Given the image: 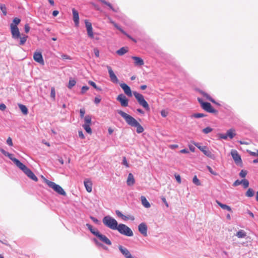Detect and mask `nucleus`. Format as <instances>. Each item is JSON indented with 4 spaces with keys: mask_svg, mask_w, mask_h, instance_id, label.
I'll return each mask as SVG.
<instances>
[{
    "mask_svg": "<svg viewBox=\"0 0 258 258\" xmlns=\"http://www.w3.org/2000/svg\"><path fill=\"white\" fill-rule=\"evenodd\" d=\"M85 123L84 124H90L91 123V117L90 115H86L84 117Z\"/></svg>",
    "mask_w": 258,
    "mask_h": 258,
    "instance_id": "32",
    "label": "nucleus"
},
{
    "mask_svg": "<svg viewBox=\"0 0 258 258\" xmlns=\"http://www.w3.org/2000/svg\"><path fill=\"white\" fill-rule=\"evenodd\" d=\"M86 226L89 229V230L90 231V232L95 236H97V233H100L98 229H97L96 228H94L91 225L89 224H87Z\"/></svg>",
    "mask_w": 258,
    "mask_h": 258,
    "instance_id": "26",
    "label": "nucleus"
},
{
    "mask_svg": "<svg viewBox=\"0 0 258 258\" xmlns=\"http://www.w3.org/2000/svg\"><path fill=\"white\" fill-rule=\"evenodd\" d=\"M167 114H168V112L164 110H162L161 111V115L163 117H166L167 116Z\"/></svg>",
    "mask_w": 258,
    "mask_h": 258,
    "instance_id": "57",
    "label": "nucleus"
},
{
    "mask_svg": "<svg viewBox=\"0 0 258 258\" xmlns=\"http://www.w3.org/2000/svg\"><path fill=\"white\" fill-rule=\"evenodd\" d=\"M118 249L120 252L125 257V258H134L132 257L130 252L126 248L121 245H119Z\"/></svg>",
    "mask_w": 258,
    "mask_h": 258,
    "instance_id": "16",
    "label": "nucleus"
},
{
    "mask_svg": "<svg viewBox=\"0 0 258 258\" xmlns=\"http://www.w3.org/2000/svg\"><path fill=\"white\" fill-rule=\"evenodd\" d=\"M0 8L3 12V14L5 16L7 15V8L5 5H1Z\"/></svg>",
    "mask_w": 258,
    "mask_h": 258,
    "instance_id": "41",
    "label": "nucleus"
},
{
    "mask_svg": "<svg viewBox=\"0 0 258 258\" xmlns=\"http://www.w3.org/2000/svg\"><path fill=\"white\" fill-rule=\"evenodd\" d=\"M24 29H25V31L26 33H28L29 32V31L30 30V27H29L28 24H26L25 25Z\"/></svg>",
    "mask_w": 258,
    "mask_h": 258,
    "instance_id": "64",
    "label": "nucleus"
},
{
    "mask_svg": "<svg viewBox=\"0 0 258 258\" xmlns=\"http://www.w3.org/2000/svg\"><path fill=\"white\" fill-rule=\"evenodd\" d=\"M212 128L210 127H207L203 130V132L205 134H208L212 131Z\"/></svg>",
    "mask_w": 258,
    "mask_h": 258,
    "instance_id": "45",
    "label": "nucleus"
},
{
    "mask_svg": "<svg viewBox=\"0 0 258 258\" xmlns=\"http://www.w3.org/2000/svg\"><path fill=\"white\" fill-rule=\"evenodd\" d=\"M132 58L135 60V64L136 66H141L144 63L143 60L141 57L132 56Z\"/></svg>",
    "mask_w": 258,
    "mask_h": 258,
    "instance_id": "22",
    "label": "nucleus"
},
{
    "mask_svg": "<svg viewBox=\"0 0 258 258\" xmlns=\"http://www.w3.org/2000/svg\"><path fill=\"white\" fill-rule=\"evenodd\" d=\"M133 94L137 100L139 104L142 106L146 110L149 111L150 110L149 104L145 100L143 95L137 92H134Z\"/></svg>",
    "mask_w": 258,
    "mask_h": 258,
    "instance_id": "4",
    "label": "nucleus"
},
{
    "mask_svg": "<svg viewBox=\"0 0 258 258\" xmlns=\"http://www.w3.org/2000/svg\"><path fill=\"white\" fill-rule=\"evenodd\" d=\"M7 157H9V159H10L12 161H13L18 167H19L20 165L22 163L17 159L14 158L13 155L12 154L9 153Z\"/></svg>",
    "mask_w": 258,
    "mask_h": 258,
    "instance_id": "23",
    "label": "nucleus"
},
{
    "mask_svg": "<svg viewBox=\"0 0 258 258\" xmlns=\"http://www.w3.org/2000/svg\"><path fill=\"white\" fill-rule=\"evenodd\" d=\"M199 149L207 157L213 158L214 155L212 153V152L209 150L207 146H202L201 148H199Z\"/></svg>",
    "mask_w": 258,
    "mask_h": 258,
    "instance_id": "19",
    "label": "nucleus"
},
{
    "mask_svg": "<svg viewBox=\"0 0 258 258\" xmlns=\"http://www.w3.org/2000/svg\"><path fill=\"white\" fill-rule=\"evenodd\" d=\"M120 86L123 90L124 93L129 97L132 96V91L130 87L125 83H121Z\"/></svg>",
    "mask_w": 258,
    "mask_h": 258,
    "instance_id": "18",
    "label": "nucleus"
},
{
    "mask_svg": "<svg viewBox=\"0 0 258 258\" xmlns=\"http://www.w3.org/2000/svg\"><path fill=\"white\" fill-rule=\"evenodd\" d=\"M61 56L63 59H71V57L67 54H62Z\"/></svg>",
    "mask_w": 258,
    "mask_h": 258,
    "instance_id": "54",
    "label": "nucleus"
},
{
    "mask_svg": "<svg viewBox=\"0 0 258 258\" xmlns=\"http://www.w3.org/2000/svg\"><path fill=\"white\" fill-rule=\"evenodd\" d=\"M115 213L117 217L120 218L121 219H122L123 220L125 221V220L130 219V220L133 221L135 220V217L133 216H125L123 214H122V213L120 211H119L118 210L115 211Z\"/></svg>",
    "mask_w": 258,
    "mask_h": 258,
    "instance_id": "17",
    "label": "nucleus"
},
{
    "mask_svg": "<svg viewBox=\"0 0 258 258\" xmlns=\"http://www.w3.org/2000/svg\"><path fill=\"white\" fill-rule=\"evenodd\" d=\"M50 97L53 100H55V88L54 87H51V88Z\"/></svg>",
    "mask_w": 258,
    "mask_h": 258,
    "instance_id": "38",
    "label": "nucleus"
},
{
    "mask_svg": "<svg viewBox=\"0 0 258 258\" xmlns=\"http://www.w3.org/2000/svg\"><path fill=\"white\" fill-rule=\"evenodd\" d=\"M27 38L28 36L26 35L23 34L22 35V36L20 35V37L19 38L20 39L19 44L20 45H23L26 42Z\"/></svg>",
    "mask_w": 258,
    "mask_h": 258,
    "instance_id": "30",
    "label": "nucleus"
},
{
    "mask_svg": "<svg viewBox=\"0 0 258 258\" xmlns=\"http://www.w3.org/2000/svg\"><path fill=\"white\" fill-rule=\"evenodd\" d=\"M116 230H117L120 234L126 236L131 237L134 235L132 229L124 224H119Z\"/></svg>",
    "mask_w": 258,
    "mask_h": 258,
    "instance_id": "3",
    "label": "nucleus"
},
{
    "mask_svg": "<svg viewBox=\"0 0 258 258\" xmlns=\"http://www.w3.org/2000/svg\"><path fill=\"white\" fill-rule=\"evenodd\" d=\"M19 168L21 169L25 174L30 179L32 180L37 181H38V178L36 177V176L33 173V172L29 169L26 166H25L24 164L22 163Z\"/></svg>",
    "mask_w": 258,
    "mask_h": 258,
    "instance_id": "6",
    "label": "nucleus"
},
{
    "mask_svg": "<svg viewBox=\"0 0 258 258\" xmlns=\"http://www.w3.org/2000/svg\"><path fill=\"white\" fill-rule=\"evenodd\" d=\"M123 34H124L125 35H126L128 38H130V39L133 40L134 42H137V41H136V40L135 39H134L133 37H132L130 35L127 34L125 32V33H123Z\"/></svg>",
    "mask_w": 258,
    "mask_h": 258,
    "instance_id": "61",
    "label": "nucleus"
},
{
    "mask_svg": "<svg viewBox=\"0 0 258 258\" xmlns=\"http://www.w3.org/2000/svg\"><path fill=\"white\" fill-rule=\"evenodd\" d=\"M10 29L12 38L15 40L18 39L21 34L18 27L15 25H10Z\"/></svg>",
    "mask_w": 258,
    "mask_h": 258,
    "instance_id": "7",
    "label": "nucleus"
},
{
    "mask_svg": "<svg viewBox=\"0 0 258 258\" xmlns=\"http://www.w3.org/2000/svg\"><path fill=\"white\" fill-rule=\"evenodd\" d=\"M90 125V124H83V127L87 133L91 134L92 133V130Z\"/></svg>",
    "mask_w": 258,
    "mask_h": 258,
    "instance_id": "31",
    "label": "nucleus"
},
{
    "mask_svg": "<svg viewBox=\"0 0 258 258\" xmlns=\"http://www.w3.org/2000/svg\"><path fill=\"white\" fill-rule=\"evenodd\" d=\"M0 151L2 152V153L3 154H4L5 156H7V157L8 156V154H9V152H8L6 151L5 150H4V149H0Z\"/></svg>",
    "mask_w": 258,
    "mask_h": 258,
    "instance_id": "63",
    "label": "nucleus"
},
{
    "mask_svg": "<svg viewBox=\"0 0 258 258\" xmlns=\"http://www.w3.org/2000/svg\"><path fill=\"white\" fill-rule=\"evenodd\" d=\"M78 135H79V137L81 139H85V136H84V134H83V132L82 131H79Z\"/></svg>",
    "mask_w": 258,
    "mask_h": 258,
    "instance_id": "58",
    "label": "nucleus"
},
{
    "mask_svg": "<svg viewBox=\"0 0 258 258\" xmlns=\"http://www.w3.org/2000/svg\"><path fill=\"white\" fill-rule=\"evenodd\" d=\"M122 164L124 165L126 167H129V164L127 161V160L125 157H123L122 159Z\"/></svg>",
    "mask_w": 258,
    "mask_h": 258,
    "instance_id": "48",
    "label": "nucleus"
},
{
    "mask_svg": "<svg viewBox=\"0 0 258 258\" xmlns=\"http://www.w3.org/2000/svg\"><path fill=\"white\" fill-rule=\"evenodd\" d=\"M84 183L86 190L89 192H91L92 190V181L89 179H85L84 181Z\"/></svg>",
    "mask_w": 258,
    "mask_h": 258,
    "instance_id": "20",
    "label": "nucleus"
},
{
    "mask_svg": "<svg viewBox=\"0 0 258 258\" xmlns=\"http://www.w3.org/2000/svg\"><path fill=\"white\" fill-rule=\"evenodd\" d=\"M97 236H96L101 241L104 243L110 245H111V241L104 235L100 233H97Z\"/></svg>",
    "mask_w": 258,
    "mask_h": 258,
    "instance_id": "14",
    "label": "nucleus"
},
{
    "mask_svg": "<svg viewBox=\"0 0 258 258\" xmlns=\"http://www.w3.org/2000/svg\"><path fill=\"white\" fill-rule=\"evenodd\" d=\"M202 108L205 111L210 113H217V111L213 108L211 104L209 102H205L202 103Z\"/></svg>",
    "mask_w": 258,
    "mask_h": 258,
    "instance_id": "12",
    "label": "nucleus"
},
{
    "mask_svg": "<svg viewBox=\"0 0 258 258\" xmlns=\"http://www.w3.org/2000/svg\"><path fill=\"white\" fill-rule=\"evenodd\" d=\"M192 182L196 185H201V182H200V180H199V179L197 178L196 175H195L193 177Z\"/></svg>",
    "mask_w": 258,
    "mask_h": 258,
    "instance_id": "39",
    "label": "nucleus"
},
{
    "mask_svg": "<svg viewBox=\"0 0 258 258\" xmlns=\"http://www.w3.org/2000/svg\"><path fill=\"white\" fill-rule=\"evenodd\" d=\"M141 200L142 202V205L147 208H149L151 207L150 204L149 202L147 201L146 197L144 196H141Z\"/></svg>",
    "mask_w": 258,
    "mask_h": 258,
    "instance_id": "25",
    "label": "nucleus"
},
{
    "mask_svg": "<svg viewBox=\"0 0 258 258\" xmlns=\"http://www.w3.org/2000/svg\"><path fill=\"white\" fill-rule=\"evenodd\" d=\"M241 184V180H239L238 179L236 180L233 183V185L234 186H238Z\"/></svg>",
    "mask_w": 258,
    "mask_h": 258,
    "instance_id": "59",
    "label": "nucleus"
},
{
    "mask_svg": "<svg viewBox=\"0 0 258 258\" xmlns=\"http://www.w3.org/2000/svg\"><path fill=\"white\" fill-rule=\"evenodd\" d=\"M205 116H206V115L201 113H194L191 115V117L195 118H201Z\"/></svg>",
    "mask_w": 258,
    "mask_h": 258,
    "instance_id": "35",
    "label": "nucleus"
},
{
    "mask_svg": "<svg viewBox=\"0 0 258 258\" xmlns=\"http://www.w3.org/2000/svg\"><path fill=\"white\" fill-rule=\"evenodd\" d=\"M72 12L73 16H79V13L75 9H73Z\"/></svg>",
    "mask_w": 258,
    "mask_h": 258,
    "instance_id": "60",
    "label": "nucleus"
},
{
    "mask_svg": "<svg viewBox=\"0 0 258 258\" xmlns=\"http://www.w3.org/2000/svg\"><path fill=\"white\" fill-rule=\"evenodd\" d=\"M33 59L35 61L41 64H44V63L42 55L40 52H35L33 55Z\"/></svg>",
    "mask_w": 258,
    "mask_h": 258,
    "instance_id": "15",
    "label": "nucleus"
},
{
    "mask_svg": "<svg viewBox=\"0 0 258 258\" xmlns=\"http://www.w3.org/2000/svg\"><path fill=\"white\" fill-rule=\"evenodd\" d=\"M128 51V48L126 47H122L118 50L116 51V53L122 56L125 53H126Z\"/></svg>",
    "mask_w": 258,
    "mask_h": 258,
    "instance_id": "27",
    "label": "nucleus"
},
{
    "mask_svg": "<svg viewBox=\"0 0 258 258\" xmlns=\"http://www.w3.org/2000/svg\"><path fill=\"white\" fill-rule=\"evenodd\" d=\"M231 155L233 160L237 165H240L242 164L241 156L236 150H232L231 151Z\"/></svg>",
    "mask_w": 258,
    "mask_h": 258,
    "instance_id": "8",
    "label": "nucleus"
},
{
    "mask_svg": "<svg viewBox=\"0 0 258 258\" xmlns=\"http://www.w3.org/2000/svg\"><path fill=\"white\" fill-rule=\"evenodd\" d=\"M247 174V171L246 170H241V171L240 172V173H239V176L242 177V178H244L245 177V176Z\"/></svg>",
    "mask_w": 258,
    "mask_h": 258,
    "instance_id": "47",
    "label": "nucleus"
},
{
    "mask_svg": "<svg viewBox=\"0 0 258 258\" xmlns=\"http://www.w3.org/2000/svg\"><path fill=\"white\" fill-rule=\"evenodd\" d=\"M100 1L102 4H105V5H106V6H108V7H109L111 9L113 10V8H112V6H111V5L110 3H108V2H106V1H105L104 0H100Z\"/></svg>",
    "mask_w": 258,
    "mask_h": 258,
    "instance_id": "51",
    "label": "nucleus"
},
{
    "mask_svg": "<svg viewBox=\"0 0 258 258\" xmlns=\"http://www.w3.org/2000/svg\"><path fill=\"white\" fill-rule=\"evenodd\" d=\"M107 69L108 71L110 81L113 83L117 84L119 82L118 79L114 73L112 68L110 66H107Z\"/></svg>",
    "mask_w": 258,
    "mask_h": 258,
    "instance_id": "11",
    "label": "nucleus"
},
{
    "mask_svg": "<svg viewBox=\"0 0 258 258\" xmlns=\"http://www.w3.org/2000/svg\"><path fill=\"white\" fill-rule=\"evenodd\" d=\"M21 22V20L17 18V17H15V18L13 20V22L10 25H13V26H17Z\"/></svg>",
    "mask_w": 258,
    "mask_h": 258,
    "instance_id": "36",
    "label": "nucleus"
},
{
    "mask_svg": "<svg viewBox=\"0 0 258 258\" xmlns=\"http://www.w3.org/2000/svg\"><path fill=\"white\" fill-rule=\"evenodd\" d=\"M87 34H88V37L91 39L93 38L94 35H93V29L92 28L91 29H88L87 30Z\"/></svg>",
    "mask_w": 258,
    "mask_h": 258,
    "instance_id": "42",
    "label": "nucleus"
},
{
    "mask_svg": "<svg viewBox=\"0 0 258 258\" xmlns=\"http://www.w3.org/2000/svg\"><path fill=\"white\" fill-rule=\"evenodd\" d=\"M76 83V82L75 80H69V84H68V87L69 89H72V88L75 85Z\"/></svg>",
    "mask_w": 258,
    "mask_h": 258,
    "instance_id": "37",
    "label": "nucleus"
},
{
    "mask_svg": "<svg viewBox=\"0 0 258 258\" xmlns=\"http://www.w3.org/2000/svg\"><path fill=\"white\" fill-rule=\"evenodd\" d=\"M241 184H243L244 188H247L249 185V182L246 179L241 180Z\"/></svg>",
    "mask_w": 258,
    "mask_h": 258,
    "instance_id": "43",
    "label": "nucleus"
},
{
    "mask_svg": "<svg viewBox=\"0 0 258 258\" xmlns=\"http://www.w3.org/2000/svg\"><path fill=\"white\" fill-rule=\"evenodd\" d=\"M135 182V180L134 177V175L132 173H129L126 180L127 184L128 186H132L134 184Z\"/></svg>",
    "mask_w": 258,
    "mask_h": 258,
    "instance_id": "21",
    "label": "nucleus"
},
{
    "mask_svg": "<svg viewBox=\"0 0 258 258\" xmlns=\"http://www.w3.org/2000/svg\"><path fill=\"white\" fill-rule=\"evenodd\" d=\"M207 169H208V171H209V172H210L212 174H213V175H218L217 173V172H215V171L212 169V168L210 166H207Z\"/></svg>",
    "mask_w": 258,
    "mask_h": 258,
    "instance_id": "46",
    "label": "nucleus"
},
{
    "mask_svg": "<svg viewBox=\"0 0 258 258\" xmlns=\"http://www.w3.org/2000/svg\"><path fill=\"white\" fill-rule=\"evenodd\" d=\"M80 114L81 118H83L85 114V110L84 108H81L80 110Z\"/></svg>",
    "mask_w": 258,
    "mask_h": 258,
    "instance_id": "53",
    "label": "nucleus"
},
{
    "mask_svg": "<svg viewBox=\"0 0 258 258\" xmlns=\"http://www.w3.org/2000/svg\"><path fill=\"white\" fill-rule=\"evenodd\" d=\"M73 18L75 26L78 27L79 24V17H73Z\"/></svg>",
    "mask_w": 258,
    "mask_h": 258,
    "instance_id": "49",
    "label": "nucleus"
},
{
    "mask_svg": "<svg viewBox=\"0 0 258 258\" xmlns=\"http://www.w3.org/2000/svg\"><path fill=\"white\" fill-rule=\"evenodd\" d=\"M235 136L234 133V130L232 128L228 130L226 134H220L219 137L221 139L226 140L229 138L230 139H232Z\"/></svg>",
    "mask_w": 258,
    "mask_h": 258,
    "instance_id": "9",
    "label": "nucleus"
},
{
    "mask_svg": "<svg viewBox=\"0 0 258 258\" xmlns=\"http://www.w3.org/2000/svg\"><path fill=\"white\" fill-rule=\"evenodd\" d=\"M161 200L162 201V202L165 204V205H166V207H169V205L167 203V202L166 201V200L165 199V197H162L161 198Z\"/></svg>",
    "mask_w": 258,
    "mask_h": 258,
    "instance_id": "62",
    "label": "nucleus"
},
{
    "mask_svg": "<svg viewBox=\"0 0 258 258\" xmlns=\"http://www.w3.org/2000/svg\"><path fill=\"white\" fill-rule=\"evenodd\" d=\"M45 182L49 187L52 188L55 191H56L58 194L62 196L66 195V192L60 185L56 184L55 183L49 181L47 179H45Z\"/></svg>",
    "mask_w": 258,
    "mask_h": 258,
    "instance_id": "5",
    "label": "nucleus"
},
{
    "mask_svg": "<svg viewBox=\"0 0 258 258\" xmlns=\"http://www.w3.org/2000/svg\"><path fill=\"white\" fill-rule=\"evenodd\" d=\"M175 177L176 180V181L179 183H180L181 182V177L180 176L179 174H175Z\"/></svg>",
    "mask_w": 258,
    "mask_h": 258,
    "instance_id": "56",
    "label": "nucleus"
},
{
    "mask_svg": "<svg viewBox=\"0 0 258 258\" xmlns=\"http://www.w3.org/2000/svg\"><path fill=\"white\" fill-rule=\"evenodd\" d=\"M89 87L87 86H84L81 88V93H85L87 90H88Z\"/></svg>",
    "mask_w": 258,
    "mask_h": 258,
    "instance_id": "52",
    "label": "nucleus"
},
{
    "mask_svg": "<svg viewBox=\"0 0 258 258\" xmlns=\"http://www.w3.org/2000/svg\"><path fill=\"white\" fill-rule=\"evenodd\" d=\"M117 112L124 119L128 125L132 127H136L137 128L136 131L138 133L140 134L144 132L143 126L133 116L121 110H117Z\"/></svg>",
    "mask_w": 258,
    "mask_h": 258,
    "instance_id": "1",
    "label": "nucleus"
},
{
    "mask_svg": "<svg viewBox=\"0 0 258 258\" xmlns=\"http://www.w3.org/2000/svg\"><path fill=\"white\" fill-rule=\"evenodd\" d=\"M202 94L204 97H205L207 98V99L209 100V101H211L212 102L215 103V100L212 97H211L210 96L209 94H208L207 93L202 92Z\"/></svg>",
    "mask_w": 258,
    "mask_h": 258,
    "instance_id": "33",
    "label": "nucleus"
},
{
    "mask_svg": "<svg viewBox=\"0 0 258 258\" xmlns=\"http://www.w3.org/2000/svg\"><path fill=\"white\" fill-rule=\"evenodd\" d=\"M116 100L120 103L122 107H127L128 105V100L123 94L117 96Z\"/></svg>",
    "mask_w": 258,
    "mask_h": 258,
    "instance_id": "10",
    "label": "nucleus"
},
{
    "mask_svg": "<svg viewBox=\"0 0 258 258\" xmlns=\"http://www.w3.org/2000/svg\"><path fill=\"white\" fill-rule=\"evenodd\" d=\"M216 203L219 205L222 209L227 210L229 212H232L231 208L229 206L221 203L219 201L216 200Z\"/></svg>",
    "mask_w": 258,
    "mask_h": 258,
    "instance_id": "24",
    "label": "nucleus"
},
{
    "mask_svg": "<svg viewBox=\"0 0 258 258\" xmlns=\"http://www.w3.org/2000/svg\"><path fill=\"white\" fill-rule=\"evenodd\" d=\"M113 25H114V27L116 28H117L118 30H119L122 33H125V31L120 26H119L117 24L113 23Z\"/></svg>",
    "mask_w": 258,
    "mask_h": 258,
    "instance_id": "50",
    "label": "nucleus"
},
{
    "mask_svg": "<svg viewBox=\"0 0 258 258\" xmlns=\"http://www.w3.org/2000/svg\"><path fill=\"white\" fill-rule=\"evenodd\" d=\"M18 106L24 115H27L28 113V110L25 105L22 104H19Z\"/></svg>",
    "mask_w": 258,
    "mask_h": 258,
    "instance_id": "28",
    "label": "nucleus"
},
{
    "mask_svg": "<svg viewBox=\"0 0 258 258\" xmlns=\"http://www.w3.org/2000/svg\"><path fill=\"white\" fill-rule=\"evenodd\" d=\"M88 83H89V84H90L91 86H92L93 88H94L95 89H96V90H99V91L101 90V89L100 88H99V87H98L96 86V84H95L94 82H93V81H89L88 82Z\"/></svg>",
    "mask_w": 258,
    "mask_h": 258,
    "instance_id": "40",
    "label": "nucleus"
},
{
    "mask_svg": "<svg viewBox=\"0 0 258 258\" xmlns=\"http://www.w3.org/2000/svg\"><path fill=\"white\" fill-rule=\"evenodd\" d=\"M7 144L9 145L10 146H13V142L12 140L10 137H9L8 139L7 140Z\"/></svg>",
    "mask_w": 258,
    "mask_h": 258,
    "instance_id": "55",
    "label": "nucleus"
},
{
    "mask_svg": "<svg viewBox=\"0 0 258 258\" xmlns=\"http://www.w3.org/2000/svg\"><path fill=\"white\" fill-rule=\"evenodd\" d=\"M102 222L105 226L113 230H116L118 226L116 219L109 215L103 218Z\"/></svg>",
    "mask_w": 258,
    "mask_h": 258,
    "instance_id": "2",
    "label": "nucleus"
},
{
    "mask_svg": "<svg viewBox=\"0 0 258 258\" xmlns=\"http://www.w3.org/2000/svg\"><path fill=\"white\" fill-rule=\"evenodd\" d=\"M254 195V191L251 188H249L245 194L247 197H252Z\"/></svg>",
    "mask_w": 258,
    "mask_h": 258,
    "instance_id": "34",
    "label": "nucleus"
},
{
    "mask_svg": "<svg viewBox=\"0 0 258 258\" xmlns=\"http://www.w3.org/2000/svg\"><path fill=\"white\" fill-rule=\"evenodd\" d=\"M235 235L239 238H242L245 237L246 234L244 230H240L236 233Z\"/></svg>",
    "mask_w": 258,
    "mask_h": 258,
    "instance_id": "29",
    "label": "nucleus"
},
{
    "mask_svg": "<svg viewBox=\"0 0 258 258\" xmlns=\"http://www.w3.org/2000/svg\"><path fill=\"white\" fill-rule=\"evenodd\" d=\"M139 231L144 236H147L148 228L145 223H142L138 226Z\"/></svg>",
    "mask_w": 258,
    "mask_h": 258,
    "instance_id": "13",
    "label": "nucleus"
},
{
    "mask_svg": "<svg viewBox=\"0 0 258 258\" xmlns=\"http://www.w3.org/2000/svg\"><path fill=\"white\" fill-rule=\"evenodd\" d=\"M85 23L87 30L92 28V24L90 22H88L87 20H85Z\"/></svg>",
    "mask_w": 258,
    "mask_h": 258,
    "instance_id": "44",
    "label": "nucleus"
}]
</instances>
